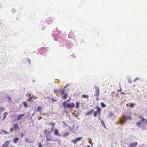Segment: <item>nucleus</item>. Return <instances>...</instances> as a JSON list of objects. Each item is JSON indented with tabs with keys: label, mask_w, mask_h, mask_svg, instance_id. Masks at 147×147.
Listing matches in <instances>:
<instances>
[{
	"label": "nucleus",
	"mask_w": 147,
	"mask_h": 147,
	"mask_svg": "<svg viewBox=\"0 0 147 147\" xmlns=\"http://www.w3.org/2000/svg\"><path fill=\"white\" fill-rule=\"evenodd\" d=\"M141 122L140 121H139L136 123V124L138 126L140 127V125H141Z\"/></svg>",
	"instance_id": "obj_26"
},
{
	"label": "nucleus",
	"mask_w": 147,
	"mask_h": 147,
	"mask_svg": "<svg viewBox=\"0 0 147 147\" xmlns=\"http://www.w3.org/2000/svg\"><path fill=\"white\" fill-rule=\"evenodd\" d=\"M38 147H42V146L41 143H39L38 144Z\"/></svg>",
	"instance_id": "obj_29"
},
{
	"label": "nucleus",
	"mask_w": 147,
	"mask_h": 147,
	"mask_svg": "<svg viewBox=\"0 0 147 147\" xmlns=\"http://www.w3.org/2000/svg\"><path fill=\"white\" fill-rule=\"evenodd\" d=\"M100 105L102 108L105 107H106V105L104 103L102 102L100 103Z\"/></svg>",
	"instance_id": "obj_22"
},
{
	"label": "nucleus",
	"mask_w": 147,
	"mask_h": 147,
	"mask_svg": "<svg viewBox=\"0 0 147 147\" xmlns=\"http://www.w3.org/2000/svg\"><path fill=\"white\" fill-rule=\"evenodd\" d=\"M138 119H141L142 121H144L145 120V119L144 118L143 116L141 115H140L139 116V117H138Z\"/></svg>",
	"instance_id": "obj_19"
},
{
	"label": "nucleus",
	"mask_w": 147,
	"mask_h": 147,
	"mask_svg": "<svg viewBox=\"0 0 147 147\" xmlns=\"http://www.w3.org/2000/svg\"><path fill=\"white\" fill-rule=\"evenodd\" d=\"M25 115V114H22L21 115H19L18 117L17 120H20V119L21 117H22L24 116Z\"/></svg>",
	"instance_id": "obj_17"
},
{
	"label": "nucleus",
	"mask_w": 147,
	"mask_h": 147,
	"mask_svg": "<svg viewBox=\"0 0 147 147\" xmlns=\"http://www.w3.org/2000/svg\"><path fill=\"white\" fill-rule=\"evenodd\" d=\"M44 132L46 134V137L47 141H53L51 138V132L50 131L46 129L44 131Z\"/></svg>",
	"instance_id": "obj_1"
},
{
	"label": "nucleus",
	"mask_w": 147,
	"mask_h": 147,
	"mask_svg": "<svg viewBox=\"0 0 147 147\" xmlns=\"http://www.w3.org/2000/svg\"><path fill=\"white\" fill-rule=\"evenodd\" d=\"M93 111L94 110L93 109L89 111L86 113L85 115H89L91 114Z\"/></svg>",
	"instance_id": "obj_13"
},
{
	"label": "nucleus",
	"mask_w": 147,
	"mask_h": 147,
	"mask_svg": "<svg viewBox=\"0 0 147 147\" xmlns=\"http://www.w3.org/2000/svg\"><path fill=\"white\" fill-rule=\"evenodd\" d=\"M53 129H54V127H52L51 128V131H52Z\"/></svg>",
	"instance_id": "obj_38"
},
{
	"label": "nucleus",
	"mask_w": 147,
	"mask_h": 147,
	"mask_svg": "<svg viewBox=\"0 0 147 147\" xmlns=\"http://www.w3.org/2000/svg\"><path fill=\"white\" fill-rule=\"evenodd\" d=\"M74 103H71L70 104L65 103V107H67L68 108H74Z\"/></svg>",
	"instance_id": "obj_6"
},
{
	"label": "nucleus",
	"mask_w": 147,
	"mask_h": 147,
	"mask_svg": "<svg viewBox=\"0 0 147 147\" xmlns=\"http://www.w3.org/2000/svg\"><path fill=\"white\" fill-rule=\"evenodd\" d=\"M25 141L27 143H31L34 142V141H30L29 139L27 138L25 139Z\"/></svg>",
	"instance_id": "obj_15"
},
{
	"label": "nucleus",
	"mask_w": 147,
	"mask_h": 147,
	"mask_svg": "<svg viewBox=\"0 0 147 147\" xmlns=\"http://www.w3.org/2000/svg\"><path fill=\"white\" fill-rule=\"evenodd\" d=\"M139 79V78H135L134 80V82H135L137 80H138Z\"/></svg>",
	"instance_id": "obj_31"
},
{
	"label": "nucleus",
	"mask_w": 147,
	"mask_h": 147,
	"mask_svg": "<svg viewBox=\"0 0 147 147\" xmlns=\"http://www.w3.org/2000/svg\"><path fill=\"white\" fill-rule=\"evenodd\" d=\"M63 106L64 107V102L63 103Z\"/></svg>",
	"instance_id": "obj_39"
},
{
	"label": "nucleus",
	"mask_w": 147,
	"mask_h": 147,
	"mask_svg": "<svg viewBox=\"0 0 147 147\" xmlns=\"http://www.w3.org/2000/svg\"><path fill=\"white\" fill-rule=\"evenodd\" d=\"M19 140V138H15L13 139V142L15 143H16Z\"/></svg>",
	"instance_id": "obj_16"
},
{
	"label": "nucleus",
	"mask_w": 147,
	"mask_h": 147,
	"mask_svg": "<svg viewBox=\"0 0 147 147\" xmlns=\"http://www.w3.org/2000/svg\"><path fill=\"white\" fill-rule=\"evenodd\" d=\"M54 134L55 135L59 136L58 130L57 129H55L54 131Z\"/></svg>",
	"instance_id": "obj_14"
},
{
	"label": "nucleus",
	"mask_w": 147,
	"mask_h": 147,
	"mask_svg": "<svg viewBox=\"0 0 147 147\" xmlns=\"http://www.w3.org/2000/svg\"><path fill=\"white\" fill-rule=\"evenodd\" d=\"M30 96H31L30 97H29L28 98V101L29 102H32L33 100H32V99H34V100L37 97H36L35 96H31V94H30Z\"/></svg>",
	"instance_id": "obj_11"
},
{
	"label": "nucleus",
	"mask_w": 147,
	"mask_h": 147,
	"mask_svg": "<svg viewBox=\"0 0 147 147\" xmlns=\"http://www.w3.org/2000/svg\"><path fill=\"white\" fill-rule=\"evenodd\" d=\"M10 147H14V146L13 145H11L10 146Z\"/></svg>",
	"instance_id": "obj_43"
},
{
	"label": "nucleus",
	"mask_w": 147,
	"mask_h": 147,
	"mask_svg": "<svg viewBox=\"0 0 147 147\" xmlns=\"http://www.w3.org/2000/svg\"><path fill=\"white\" fill-rule=\"evenodd\" d=\"M13 127L11 128L10 129L11 132H13V131L14 130L15 131H17L19 129V127L18 124L16 123L13 125Z\"/></svg>",
	"instance_id": "obj_3"
},
{
	"label": "nucleus",
	"mask_w": 147,
	"mask_h": 147,
	"mask_svg": "<svg viewBox=\"0 0 147 147\" xmlns=\"http://www.w3.org/2000/svg\"><path fill=\"white\" fill-rule=\"evenodd\" d=\"M52 18H49L48 19V20H52Z\"/></svg>",
	"instance_id": "obj_36"
},
{
	"label": "nucleus",
	"mask_w": 147,
	"mask_h": 147,
	"mask_svg": "<svg viewBox=\"0 0 147 147\" xmlns=\"http://www.w3.org/2000/svg\"><path fill=\"white\" fill-rule=\"evenodd\" d=\"M82 98H88L89 97V96L88 95H82Z\"/></svg>",
	"instance_id": "obj_20"
},
{
	"label": "nucleus",
	"mask_w": 147,
	"mask_h": 147,
	"mask_svg": "<svg viewBox=\"0 0 147 147\" xmlns=\"http://www.w3.org/2000/svg\"><path fill=\"white\" fill-rule=\"evenodd\" d=\"M4 110H5V109L3 107H0V110L1 111H3Z\"/></svg>",
	"instance_id": "obj_27"
},
{
	"label": "nucleus",
	"mask_w": 147,
	"mask_h": 147,
	"mask_svg": "<svg viewBox=\"0 0 147 147\" xmlns=\"http://www.w3.org/2000/svg\"><path fill=\"white\" fill-rule=\"evenodd\" d=\"M95 94L94 96H98L99 95V90L98 87L95 86Z\"/></svg>",
	"instance_id": "obj_7"
},
{
	"label": "nucleus",
	"mask_w": 147,
	"mask_h": 147,
	"mask_svg": "<svg viewBox=\"0 0 147 147\" xmlns=\"http://www.w3.org/2000/svg\"><path fill=\"white\" fill-rule=\"evenodd\" d=\"M122 119L124 120V121H123L121 119H120L119 120V123L121 125H123L124 122L126 120L128 119H132V117L131 116H129L128 117H126V116H123L122 117Z\"/></svg>",
	"instance_id": "obj_2"
},
{
	"label": "nucleus",
	"mask_w": 147,
	"mask_h": 147,
	"mask_svg": "<svg viewBox=\"0 0 147 147\" xmlns=\"http://www.w3.org/2000/svg\"><path fill=\"white\" fill-rule=\"evenodd\" d=\"M24 135L23 133H21V138H22L23 136H24Z\"/></svg>",
	"instance_id": "obj_35"
},
{
	"label": "nucleus",
	"mask_w": 147,
	"mask_h": 147,
	"mask_svg": "<svg viewBox=\"0 0 147 147\" xmlns=\"http://www.w3.org/2000/svg\"><path fill=\"white\" fill-rule=\"evenodd\" d=\"M50 124L51 126L52 127H54L55 126V123H52V122H50Z\"/></svg>",
	"instance_id": "obj_24"
},
{
	"label": "nucleus",
	"mask_w": 147,
	"mask_h": 147,
	"mask_svg": "<svg viewBox=\"0 0 147 147\" xmlns=\"http://www.w3.org/2000/svg\"><path fill=\"white\" fill-rule=\"evenodd\" d=\"M8 114V113L7 112H5L4 114V115L5 116L7 115Z\"/></svg>",
	"instance_id": "obj_34"
},
{
	"label": "nucleus",
	"mask_w": 147,
	"mask_h": 147,
	"mask_svg": "<svg viewBox=\"0 0 147 147\" xmlns=\"http://www.w3.org/2000/svg\"><path fill=\"white\" fill-rule=\"evenodd\" d=\"M80 103L78 102H76V108H78L79 106Z\"/></svg>",
	"instance_id": "obj_21"
},
{
	"label": "nucleus",
	"mask_w": 147,
	"mask_h": 147,
	"mask_svg": "<svg viewBox=\"0 0 147 147\" xmlns=\"http://www.w3.org/2000/svg\"><path fill=\"white\" fill-rule=\"evenodd\" d=\"M121 94H124V92H121Z\"/></svg>",
	"instance_id": "obj_44"
},
{
	"label": "nucleus",
	"mask_w": 147,
	"mask_h": 147,
	"mask_svg": "<svg viewBox=\"0 0 147 147\" xmlns=\"http://www.w3.org/2000/svg\"><path fill=\"white\" fill-rule=\"evenodd\" d=\"M23 105L24 106L26 107H28V105H27L26 102H23Z\"/></svg>",
	"instance_id": "obj_23"
},
{
	"label": "nucleus",
	"mask_w": 147,
	"mask_h": 147,
	"mask_svg": "<svg viewBox=\"0 0 147 147\" xmlns=\"http://www.w3.org/2000/svg\"><path fill=\"white\" fill-rule=\"evenodd\" d=\"M119 90V91L121 92V88L120 90Z\"/></svg>",
	"instance_id": "obj_42"
},
{
	"label": "nucleus",
	"mask_w": 147,
	"mask_h": 147,
	"mask_svg": "<svg viewBox=\"0 0 147 147\" xmlns=\"http://www.w3.org/2000/svg\"><path fill=\"white\" fill-rule=\"evenodd\" d=\"M70 85L69 84H67L66 86H65V88L69 86Z\"/></svg>",
	"instance_id": "obj_32"
},
{
	"label": "nucleus",
	"mask_w": 147,
	"mask_h": 147,
	"mask_svg": "<svg viewBox=\"0 0 147 147\" xmlns=\"http://www.w3.org/2000/svg\"><path fill=\"white\" fill-rule=\"evenodd\" d=\"M124 147H125V146Z\"/></svg>",
	"instance_id": "obj_47"
},
{
	"label": "nucleus",
	"mask_w": 147,
	"mask_h": 147,
	"mask_svg": "<svg viewBox=\"0 0 147 147\" xmlns=\"http://www.w3.org/2000/svg\"><path fill=\"white\" fill-rule=\"evenodd\" d=\"M146 123H147V119H146Z\"/></svg>",
	"instance_id": "obj_45"
},
{
	"label": "nucleus",
	"mask_w": 147,
	"mask_h": 147,
	"mask_svg": "<svg viewBox=\"0 0 147 147\" xmlns=\"http://www.w3.org/2000/svg\"><path fill=\"white\" fill-rule=\"evenodd\" d=\"M53 91L55 93L59 92L61 93L62 98H64V90L63 89H61L59 90H54Z\"/></svg>",
	"instance_id": "obj_4"
},
{
	"label": "nucleus",
	"mask_w": 147,
	"mask_h": 147,
	"mask_svg": "<svg viewBox=\"0 0 147 147\" xmlns=\"http://www.w3.org/2000/svg\"><path fill=\"white\" fill-rule=\"evenodd\" d=\"M10 141L9 140L5 141V143L2 145L1 147H8Z\"/></svg>",
	"instance_id": "obj_8"
},
{
	"label": "nucleus",
	"mask_w": 147,
	"mask_h": 147,
	"mask_svg": "<svg viewBox=\"0 0 147 147\" xmlns=\"http://www.w3.org/2000/svg\"><path fill=\"white\" fill-rule=\"evenodd\" d=\"M97 98H96V100H97L99 99V98H98V96H97Z\"/></svg>",
	"instance_id": "obj_40"
},
{
	"label": "nucleus",
	"mask_w": 147,
	"mask_h": 147,
	"mask_svg": "<svg viewBox=\"0 0 147 147\" xmlns=\"http://www.w3.org/2000/svg\"><path fill=\"white\" fill-rule=\"evenodd\" d=\"M82 137H80L79 138H76L74 140H72V142L74 143H76L78 141H79L81 139H82Z\"/></svg>",
	"instance_id": "obj_9"
},
{
	"label": "nucleus",
	"mask_w": 147,
	"mask_h": 147,
	"mask_svg": "<svg viewBox=\"0 0 147 147\" xmlns=\"http://www.w3.org/2000/svg\"><path fill=\"white\" fill-rule=\"evenodd\" d=\"M101 123L102 125H103L104 126H105V123L103 121H101Z\"/></svg>",
	"instance_id": "obj_30"
},
{
	"label": "nucleus",
	"mask_w": 147,
	"mask_h": 147,
	"mask_svg": "<svg viewBox=\"0 0 147 147\" xmlns=\"http://www.w3.org/2000/svg\"><path fill=\"white\" fill-rule=\"evenodd\" d=\"M37 110L38 112H41V111L42 110V108L41 107H38Z\"/></svg>",
	"instance_id": "obj_18"
},
{
	"label": "nucleus",
	"mask_w": 147,
	"mask_h": 147,
	"mask_svg": "<svg viewBox=\"0 0 147 147\" xmlns=\"http://www.w3.org/2000/svg\"><path fill=\"white\" fill-rule=\"evenodd\" d=\"M51 100H52V101H57V100L56 99H55L53 98H51Z\"/></svg>",
	"instance_id": "obj_33"
},
{
	"label": "nucleus",
	"mask_w": 147,
	"mask_h": 147,
	"mask_svg": "<svg viewBox=\"0 0 147 147\" xmlns=\"http://www.w3.org/2000/svg\"><path fill=\"white\" fill-rule=\"evenodd\" d=\"M6 116L4 115L3 119H4L6 118Z\"/></svg>",
	"instance_id": "obj_41"
},
{
	"label": "nucleus",
	"mask_w": 147,
	"mask_h": 147,
	"mask_svg": "<svg viewBox=\"0 0 147 147\" xmlns=\"http://www.w3.org/2000/svg\"><path fill=\"white\" fill-rule=\"evenodd\" d=\"M128 104H126V106H128Z\"/></svg>",
	"instance_id": "obj_46"
},
{
	"label": "nucleus",
	"mask_w": 147,
	"mask_h": 147,
	"mask_svg": "<svg viewBox=\"0 0 147 147\" xmlns=\"http://www.w3.org/2000/svg\"><path fill=\"white\" fill-rule=\"evenodd\" d=\"M137 144V142L131 143L129 144V147H136Z\"/></svg>",
	"instance_id": "obj_10"
},
{
	"label": "nucleus",
	"mask_w": 147,
	"mask_h": 147,
	"mask_svg": "<svg viewBox=\"0 0 147 147\" xmlns=\"http://www.w3.org/2000/svg\"><path fill=\"white\" fill-rule=\"evenodd\" d=\"M65 99H66V100L67 101H69L71 99V97L70 96H68L67 94H65Z\"/></svg>",
	"instance_id": "obj_12"
},
{
	"label": "nucleus",
	"mask_w": 147,
	"mask_h": 147,
	"mask_svg": "<svg viewBox=\"0 0 147 147\" xmlns=\"http://www.w3.org/2000/svg\"><path fill=\"white\" fill-rule=\"evenodd\" d=\"M1 131H2V132H3L5 133V134H8L9 133V132H7V131H4V130H1Z\"/></svg>",
	"instance_id": "obj_28"
},
{
	"label": "nucleus",
	"mask_w": 147,
	"mask_h": 147,
	"mask_svg": "<svg viewBox=\"0 0 147 147\" xmlns=\"http://www.w3.org/2000/svg\"><path fill=\"white\" fill-rule=\"evenodd\" d=\"M128 82L129 83H132V81L131 80H129V81H128Z\"/></svg>",
	"instance_id": "obj_37"
},
{
	"label": "nucleus",
	"mask_w": 147,
	"mask_h": 147,
	"mask_svg": "<svg viewBox=\"0 0 147 147\" xmlns=\"http://www.w3.org/2000/svg\"><path fill=\"white\" fill-rule=\"evenodd\" d=\"M130 104V107L131 108H133L135 105V104H131L129 103Z\"/></svg>",
	"instance_id": "obj_25"
},
{
	"label": "nucleus",
	"mask_w": 147,
	"mask_h": 147,
	"mask_svg": "<svg viewBox=\"0 0 147 147\" xmlns=\"http://www.w3.org/2000/svg\"><path fill=\"white\" fill-rule=\"evenodd\" d=\"M95 109H97V110L94 112V117H96L97 116L98 113L99 115H100V112L101 109L100 108L97 107H96Z\"/></svg>",
	"instance_id": "obj_5"
}]
</instances>
